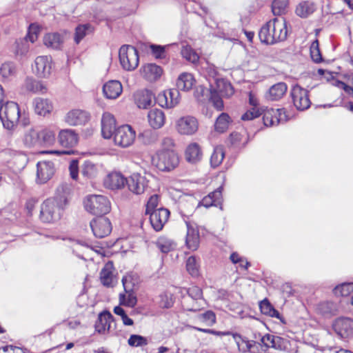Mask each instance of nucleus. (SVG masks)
Masks as SVG:
<instances>
[{
    "instance_id": "obj_19",
    "label": "nucleus",
    "mask_w": 353,
    "mask_h": 353,
    "mask_svg": "<svg viewBox=\"0 0 353 353\" xmlns=\"http://www.w3.org/2000/svg\"><path fill=\"white\" fill-rule=\"evenodd\" d=\"M187 227L185 243L187 247L192 250H196L199 245L200 236L198 228L194 223L184 220Z\"/></svg>"
},
{
    "instance_id": "obj_21",
    "label": "nucleus",
    "mask_w": 353,
    "mask_h": 353,
    "mask_svg": "<svg viewBox=\"0 0 353 353\" xmlns=\"http://www.w3.org/2000/svg\"><path fill=\"white\" fill-rule=\"evenodd\" d=\"M89 119V113L80 109L72 110L65 116V122L73 126L85 125Z\"/></svg>"
},
{
    "instance_id": "obj_54",
    "label": "nucleus",
    "mask_w": 353,
    "mask_h": 353,
    "mask_svg": "<svg viewBox=\"0 0 353 353\" xmlns=\"http://www.w3.org/2000/svg\"><path fill=\"white\" fill-rule=\"evenodd\" d=\"M319 46L318 40H315L310 46L311 58L315 63H321L323 60Z\"/></svg>"
},
{
    "instance_id": "obj_17",
    "label": "nucleus",
    "mask_w": 353,
    "mask_h": 353,
    "mask_svg": "<svg viewBox=\"0 0 353 353\" xmlns=\"http://www.w3.org/2000/svg\"><path fill=\"white\" fill-rule=\"evenodd\" d=\"M54 174V166L52 161H39L37 164V181L39 183H45L49 181Z\"/></svg>"
},
{
    "instance_id": "obj_36",
    "label": "nucleus",
    "mask_w": 353,
    "mask_h": 353,
    "mask_svg": "<svg viewBox=\"0 0 353 353\" xmlns=\"http://www.w3.org/2000/svg\"><path fill=\"white\" fill-rule=\"evenodd\" d=\"M24 87L28 91L34 94H43L47 91L46 86L42 82L30 77L26 78Z\"/></svg>"
},
{
    "instance_id": "obj_26",
    "label": "nucleus",
    "mask_w": 353,
    "mask_h": 353,
    "mask_svg": "<svg viewBox=\"0 0 353 353\" xmlns=\"http://www.w3.org/2000/svg\"><path fill=\"white\" fill-rule=\"evenodd\" d=\"M288 91V85L284 82H279L272 85L265 94V98L269 101H279L283 98Z\"/></svg>"
},
{
    "instance_id": "obj_7",
    "label": "nucleus",
    "mask_w": 353,
    "mask_h": 353,
    "mask_svg": "<svg viewBox=\"0 0 353 353\" xmlns=\"http://www.w3.org/2000/svg\"><path fill=\"white\" fill-rule=\"evenodd\" d=\"M119 57L121 66L125 70H134L139 65L138 51L132 46H122L119 51Z\"/></svg>"
},
{
    "instance_id": "obj_34",
    "label": "nucleus",
    "mask_w": 353,
    "mask_h": 353,
    "mask_svg": "<svg viewBox=\"0 0 353 353\" xmlns=\"http://www.w3.org/2000/svg\"><path fill=\"white\" fill-rule=\"evenodd\" d=\"M113 264L112 262L105 263L100 272V281L103 285L110 288L112 286Z\"/></svg>"
},
{
    "instance_id": "obj_58",
    "label": "nucleus",
    "mask_w": 353,
    "mask_h": 353,
    "mask_svg": "<svg viewBox=\"0 0 353 353\" xmlns=\"http://www.w3.org/2000/svg\"><path fill=\"white\" fill-rule=\"evenodd\" d=\"M128 342L129 345L132 347H139L148 344L146 338L138 334H132Z\"/></svg>"
},
{
    "instance_id": "obj_22",
    "label": "nucleus",
    "mask_w": 353,
    "mask_h": 353,
    "mask_svg": "<svg viewBox=\"0 0 353 353\" xmlns=\"http://www.w3.org/2000/svg\"><path fill=\"white\" fill-rule=\"evenodd\" d=\"M116 128V120L109 112L103 114L101 119V134L104 139H108L114 136Z\"/></svg>"
},
{
    "instance_id": "obj_18",
    "label": "nucleus",
    "mask_w": 353,
    "mask_h": 353,
    "mask_svg": "<svg viewBox=\"0 0 353 353\" xmlns=\"http://www.w3.org/2000/svg\"><path fill=\"white\" fill-rule=\"evenodd\" d=\"M127 185L132 192L136 194H143L148 186V181L145 176L133 174L128 179Z\"/></svg>"
},
{
    "instance_id": "obj_31",
    "label": "nucleus",
    "mask_w": 353,
    "mask_h": 353,
    "mask_svg": "<svg viewBox=\"0 0 353 353\" xmlns=\"http://www.w3.org/2000/svg\"><path fill=\"white\" fill-rule=\"evenodd\" d=\"M162 73V68L155 63H148L143 67V76L150 82L159 79Z\"/></svg>"
},
{
    "instance_id": "obj_42",
    "label": "nucleus",
    "mask_w": 353,
    "mask_h": 353,
    "mask_svg": "<svg viewBox=\"0 0 353 353\" xmlns=\"http://www.w3.org/2000/svg\"><path fill=\"white\" fill-rule=\"evenodd\" d=\"M137 303V299L135 296L134 291L130 292L121 293L119 294V303L120 305H125L129 307H134Z\"/></svg>"
},
{
    "instance_id": "obj_11",
    "label": "nucleus",
    "mask_w": 353,
    "mask_h": 353,
    "mask_svg": "<svg viewBox=\"0 0 353 353\" xmlns=\"http://www.w3.org/2000/svg\"><path fill=\"white\" fill-rule=\"evenodd\" d=\"M90 226L94 236L99 239L108 236L112 230L110 221L103 216L93 219L90 223Z\"/></svg>"
},
{
    "instance_id": "obj_14",
    "label": "nucleus",
    "mask_w": 353,
    "mask_h": 353,
    "mask_svg": "<svg viewBox=\"0 0 353 353\" xmlns=\"http://www.w3.org/2000/svg\"><path fill=\"white\" fill-rule=\"evenodd\" d=\"M263 121L265 126L277 125L287 121L285 110L284 108H267L263 111Z\"/></svg>"
},
{
    "instance_id": "obj_27",
    "label": "nucleus",
    "mask_w": 353,
    "mask_h": 353,
    "mask_svg": "<svg viewBox=\"0 0 353 353\" xmlns=\"http://www.w3.org/2000/svg\"><path fill=\"white\" fill-rule=\"evenodd\" d=\"M114 317L108 311H103L99 314L95 322V331L99 334H104L106 330L110 328V323L113 321Z\"/></svg>"
},
{
    "instance_id": "obj_46",
    "label": "nucleus",
    "mask_w": 353,
    "mask_h": 353,
    "mask_svg": "<svg viewBox=\"0 0 353 353\" xmlns=\"http://www.w3.org/2000/svg\"><path fill=\"white\" fill-rule=\"evenodd\" d=\"M81 173L88 178H92L95 176L97 173V167L92 161H85L83 164Z\"/></svg>"
},
{
    "instance_id": "obj_41",
    "label": "nucleus",
    "mask_w": 353,
    "mask_h": 353,
    "mask_svg": "<svg viewBox=\"0 0 353 353\" xmlns=\"http://www.w3.org/2000/svg\"><path fill=\"white\" fill-rule=\"evenodd\" d=\"M225 157L223 147L217 145L214 147L210 157V163L213 168L218 167L223 161Z\"/></svg>"
},
{
    "instance_id": "obj_39",
    "label": "nucleus",
    "mask_w": 353,
    "mask_h": 353,
    "mask_svg": "<svg viewBox=\"0 0 353 353\" xmlns=\"http://www.w3.org/2000/svg\"><path fill=\"white\" fill-rule=\"evenodd\" d=\"M157 247L161 252L167 254L176 248L175 243L170 239L165 236L159 237L156 242Z\"/></svg>"
},
{
    "instance_id": "obj_12",
    "label": "nucleus",
    "mask_w": 353,
    "mask_h": 353,
    "mask_svg": "<svg viewBox=\"0 0 353 353\" xmlns=\"http://www.w3.org/2000/svg\"><path fill=\"white\" fill-rule=\"evenodd\" d=\"M232 336L239 350L243 352L265 353L266 352L260 342L245 340L238 333H233Z\"/></svg>"
},
{
    "instance_id": "obj_16",
    "label": "nucleus",
    "mask_w": 353,
    "mask_h": 353,
    "mask_svg": "<svg viewBox=\"0 0 353 353\" xmlns=\"http://www.w3.org/2000/svg\"><path fill=\"white\" fill-rule=\"evenodd\" d=\"M150 222L152 228L157 231H161L170 216V211L165 208L161 207L148 214Z\"/></svg>"
},
{
    "instance_id": "obj_43",
    "label": "nucleus",
    "mask_w": 353,
    "mask_h": 353,
    "mask_svg": "<svg viewBox=\"0 0 353 353\" xmlns=\"http://www.w3.org/2000/svg\"><path fill=\"white\" fill-rule=\"evenodd\" d=\"M288 0H274L272 3V12L274 16H281L287 12Z\"/></svg>"
},
{
    "instance_id": "obj_49",
    "label": "nucleus",
    "mask_w": 353,
    "mask_h": 353,
    "mask_svg": "<svg viewBox=\"0 0 353 353\" xmlns=\"http://www.w3.org/2000/svg\"><path fill=\"white\" fill-rule=\"evenodd\" d=\"M24 143L28 147H31L40 143L39 133L34 130L28 131L25 134Z\"/></svg>"
},
{
    "instance_id": "obj_45",
    "label": "nucleus",
    "mask_w": 353,
    "mask_h": 353,
    "mask_svg": "<svg viewBox=\"0 0 353 353\" xmlns=\"http://www.w3.org/2000/svg\"><path fill=\"white\" fill-rule=\"evenodd\" d=\"M181 53L184 59L192 63H196L199 60V54L189 46H183Z\"/></svg>"
},
{
    "instance_id": "obj_62",
    "label": "nucleus",
    "mask_w": 353,
    "mask_h": 353,
    "mask_svg": "<svg viewBox=\"0 0 353 353\" xmlns=\"http://www.w3.org/2000/svg\"><path fill=\"white\" fill-rule=\"evenodd\" d=\"M159 196L157 194L151 196L146 204L145 214L157 210Z\"/></svg>"
},
{
    "instance_id": "obj_29",
    "label": "nucleus",
    "mask_w": 353,
    "mask_h": 353,
    "mask_svg": "<svg viewBox=\"0 0 353 353\" xmlns=\"http://www.w3.org/2000/svg\"><path fill=\"white\" fill-rule=\"evenodd\" d=\"M148 119L150 125L154 129L161 128L165 123V114L160 109L150 110L148 114Z\"/></svg>"
},
{
    "instance_id": "obj_1",
    "label": "nucleus",
    "mask_w": 353,
    "mask_h": 353,
    "mask_svg": "<svg viewBox=\"0 0 353 353\" xmlns=\"http://www.w3.org/2000/svg\"><path fill=\"white\" fill-rule=\"evenodd\" d=\"M70 188L68 184H61L53 197L46 199L41 205L39 218L46 223H53L61 219L68 205Z\"/></svg>"
},
{
    "instance_id": "obj_61",
    "label": "nucleus",
    "mask_w": 353,
    "mask_h": 353,
    "mask_svg": "<svg viewBox=\"0 0 353 353\" xmlns=\"http://www.w3.org/2000/svg\"><path fill=\"white\" fill-rule=\"evenodd\" d=\"M150 49L152 55L156 59H163L165 57V46L152 44L150 45Z\"/></svg>"
},
{
    "instance_id": "obj_2",
    "label": "nucleus",
    "mask_w": 353,
    "mask_h": 353,
    "mask_svg": "<svg viewBox=\"0 0 353 353\" xmlns=\"http://www.w3.org/2000/svg\"><path fill=\"white\" fill-rule=\"evenodd\" d=\"M288 36L287 23L284 18H274L268 21L260 29V41L267 45L283 41Z\"/></svg>"
},
{
    "instance_id": "obj_20",
    "label": "nucleus",
    "mask_w": 353,
    "mask_h": 353,
    "mask_svg": "<svg viewBox=\"0 0 353 353\" xmlns=\"http://www.w3.org/2000/svg\"><path fill=\"white\" fill-rule=\"evenodd\" d=\"M37 75L39 77H48L52 70V59L47 56L37 57L34 61V68Z\"/></svg>"
},
{
    "instance_id": "obj_25",
    "label": "nucleus",
    "mask_w": 353,
    "mask_h": 353,
    "mask_svg": "<svg viewBox=\"0 0 353 353\" xmlns=\"http://www.w3.org/2000/svg\"><path fill=\"white\" fill-rule=\"evenodd\" d=\"M154 95L149 90L137 91L134 94V101L139 108L147 109L154 102Z\"/></svg>"
},
{
    "instance_id": "obj_60",
    "label": "nucleus",
    "mask_w": 353,
    "mask_h": 353,
    "mask_svg": "<svg viewBox=\"0 0 353 353\" xmlns=\"http://www.w3.org/2000/svg\"><path fill=\"white\" fill-rule=\"evenodd\" d=\"M210 100L212 103L213 106L217 110H222L224 107L223 101L222 100L223 97L214 92L210 91Z\"/></svg>"
},
{
    "instance_id": "obj_9",
    "label": "nucleus",
    "mask_w": 353,
    "mask_h": 353,
    "mask_svg": "<svg viewBox=\"0 0 353 353\" xmlns=\"http://www.w3.org/2000/svg\"><path fill=\"white\" fill-rule=\"evenodd\" d=\"M136 137L135 131L129 125H123L117 128L114 133V142L122 148L131 145Z\"/></svg>"
},
{
    "instance_id": "obj_32",
    "label": "nucleus",
    "mask_w": 353,
    "mask_h": 353,
    "mask_svg": "<svg viewBox=\"0 0 353 353\" xmlns=\"http://www.w3.org/2000/svg\"><path fill=\"white\" fill-rule=\"evenodd\" d=\"M185 154L187 161L191 163H196L202 158L201 148L196 143H190L187 147Z\"/></svg>"
},
{
    "instance_id": "obj_3",
    "label": "nucleus",
    "mask_w": 353,
    "mask_h": 353,
    "mask_svg": "<svg viewBox=\"0 0 353 353\" xmlns=\"http://www.w3.org/2000/svg\"><path fill=\"white\" fill-rule=\"evenodd\" d=\"M152 162L160 171L170 172L177 167L179 159L174 150L163 148L157 152L152 157Z\"/></svg>"
},
{
    "instance_id": "obj_6",
    "label": "nucleus",
    "mask_w": 353,
    "mask_h": 353,
    "mask_svg": "<svg viewBox=\"0 0 353 353\" xmlns=\"http://www.w3.org/2000/svg\"><path fill=\"white\" fill-rule=\"evenodd\" d=\"M58 139L59 144L62 147L66 148L68 149L61 150H52L50 152V153L57 154L59 155H71L74 154L75 151L72 149V148L77 145L78 143V134L74 130L64 129L60 130Z\"/></svg>"
},
{
    "instance_id": "obj_59",
    "label": "nucleus",
    "mask_w": 353,
    "mask_h": 353,
    "mask_svg": "<svg viewBox=\"0 0 353 353\" xmlns=\"http://www.w3.org/2000/svg\"><path fill=\"white\" fill-rule=\"evenodd\" d=\"M114 312L121 316L123 323L125 325H132L134 324V321L132 319L128 317L126 314L125 310L119 305L114 307Z\"/></svg>"
},
{
    "instance_id": "obj_48",
    "label": "nucleus",
    "mask_w": 353,
    "mask_h": 353,
    "mask_svg": "<svg viewBox=\"0 0 353 353\" xmlns=\"http://www.w3.org/2000/svg\"><path fill=\"white\" fill-rule=\"evenodd\" d=\"M353 291V283H343L336 286L334 293L337 296H347Z\"/></svg>"
},
{
    "instance_id": "obj_8",
    "label": "nucleus",
    "mask_w": 353,
    "mask_h": 353,
    "mask_svg": "<svg viewBox=\"0 0 353 353\" xmlns=\"http://www.w3.org/2000/svg\"><path fill=\"white\" fill-rule=\"evenodd\" d=\"M39 32V29L38 26L34 24H30L26 37L16 40V53L21 56L26 55L30 50V43H34L37 40Z\"/></svg>"
},
{
    "instance_id": "obj_53",
    "label": "nucleus",
    "mask_w": 353,
    "mask_h": 353,
    "mask_svg": "<svg viewBox=\"0 0 353 353\" xmlns=\"http://www.w3.org/2000/svg\"><path fill=\"white\" fill-rule=\"evenodd\" d=\"M39 138L45 145H51L55 141V134L53 131L49 129H45L40 132Z\"/></svg>"
},
{
    "instance_id": "obj_50",
    "label": "nucleus",
    "mask_w": 353,
    "mask_h": 353,
    "mask_svg": "<svg viewBox=\"0 0 353 353\" xmlns=\"http://www.w3.org/2000/svg\"><path fill=\"white\" fill-rule=\"evenodd\" d=\"M199 265L195 256H191L187 259L186 269L192 276H197L199 275Z\"/></svg>"
},
{
    "instance_id": "obj_37",
    "label": "nucleus",
    "mask_w": 353,
    "mask_h": 353,
    "mask_svg": "<svg viewBox=\"0 0 353 353\" xmlns=\"http://www.w3.org/2000/svg\"><path fill=\"white\" fill-rule=\"evenodd\" d=\"M316 10V5L310 1L301 2L296 8V14L301 18H307Z\"/></svg>"
},
{
    "instance_id": "obj_33",
    "label": "nucleus",
    "mask_w": 353,
    "mask_h": 353,
    "mask_svg": "<svg viewBox=\"0 0 353 353\" xmlns=\"http://www.w3.org/2000/svg\"><path fill=\"white\" fill-rule=\"evenodd\" d=\"M33 106L36 114L41 116H45L52 110V105L49 100L40 97L34 99Z\"/></svg>"
},
{
    "instance_id": "obj_15",
    "label": "nucleus",
    "mask_w": 353,
    "mask_h": 353,
    "mask_svg": "<svg viewBox=\"0 0 353 353\" xmlns=\"http://www.w3.org/2000/svg\"><path fill=\"white\" fill-rule=\"evenodd\" d=\"M332 327L341 339H348L353 336V319L350 318H339L335 320Z\"/></svg>"
},
{
    "instance_id": "obj_13",
    "label": "nucleus",
    "mask_w": 353,
    "mask_h": 353,
    "mask_svg": "<svg viewBox=\"0 0 353 353\" xmlns=\"http://www.w3.org/2000/svg\"><path fill=\"white\" fill-rule=\"evenodd\" d=\"M199 128L197 119L192 116L182 117L176 121V128L181 134L192 135Z\"/></svg>"
},
{
    "instance_id": "obj_35",
    "label": "nucleus",
    "mask_w": 353,
    "mask_h": 353,
    "mask_svg": "<svg viewBox=\"0 0 353 353\" xmlns=\"http://www.w3.org/2000/svg\"><path fill=\"white\" fill-rule=\"evenodd\" d=\"M45 46L49 48L59 50L63 43V39L60 34L54 32L46 34L43 38Z\"/></svg>"
},
{
    "instance_id": "obj_40",
    "label": "nucleus",
    "mask_w": 353,
    "mask_h": 353,
    "mask_svg": "<svg viewBox=\"0 0 353 353\" xmlns=\"http://www.w3.org/2000/svg\"><path fill=\"white\" fill-rule=\"evenodd\" d=\"M259 307L261 312L265 315H268L271 317H275L276 319H280L281 315L278 310H276L272 305L270 303V301L265 299L262 301L260 302Z\"/></svg>"
},
{
    "instance_id": "obj_51",
    "label": "nucleus",
    "mask_w": 353,
    "mask_h": 353,
    "mask_svg": "<svg viewBox=\"0 0 353 353\" xmlns=\"http://www.w3.org/2000/svg\"><path fill=\"white\" fill-rule=\"evenodd\" d=\"M205 305L204 300L189 301L185 299L183 303L185 310L191 312L199 311Z\"/></svg>"
},
{
    "instance_id": "obj_57",
    "label": "nucleus",
    "mask_w": 353,
    "mask_h": 353,
    "mask_svg": "<svg viewBox=\"0 0 353 353\" xmlns=\"http://www.w3.org/2000/svg\"><path fill=\"white\" fill-rule=\"evenodd\" d=\"M165 91L168 94L167 95H169L170 98V101H168L170 108H172L175 107L180 101L179 90L177 89H170Z\"/></svg>"
},
{
    "instance_id": "obj_52",
    "label": "nucleus",
    "mask_w": 353,
    "mask_h": 353,
    "mask_svg": "<svg viewBox=\"0 0 353 353\" xmlns=\"http://www.w3.org/2000/svg\"><path fill=\"white\" fill-rule=\"evenodd\" d=\"M159 305L163 308H170L174 304L173 295L168 292L161 293L159 295Z\"/></svg>"
},
{
    "instance_id": "obj_63",
    "label": "nucleus",
    "mask_w": 353,
    "mask_h": 353,
    "mask_svg": "<svg viewBox=\"0 0 353 353\" xmlns=\"http://www.w3.org/2000/svg\"><path fill=\"white\" fill-rule=\"evenodd\" d=\"M262 112L259 108H251L241 116L243 121H250L260 117Z\"/></svg>"
},
{
    "instance_id": "obj_47",
    "label": "nucleus",
    "mask_w": 353,
    "mask_h": 353,
    "mask_svg": "<svg viewBox=\"0 0 353 353\" xmlns=\"http://www.w3.org/2000/svg\"><path fill=\"white\" fill-rule=\"evenodd\" d=\"M15 65L12 62H6L0 67V74L3 79H8L15 74Z\"/></svg>"
},
{
    "instance_id": "obj_24",
    "label": "nucleus",
    "mask_w": 353,
    "mask_h": 353,
    "mask_svg": "<svg viewBox=\"0 0 353 353\" xmlns=\"http://www.w3.org/2000/svg\"><path fill=\"white\" fill-rule=\"evenodd\" d=\"M128 179L121 172H113L110 173L104 180L105 187L111 190H119L127 185Z\"/></svg>"
},
{
    "instance_id": "obj_5",
    "label": "nucleus",
    "mask_w": 353,
    "mask_h": 353,
    "mask_svg": "<svg viewBox=\"0 0 353 353\" xmlns=\"http://www.w3.org/2000/svg\"><path fill=\"white\" fill-rule=\"evenodd\" d=\"M19 117L20 110L17 103L6 101L5 105L3 103L0 107V119L5 128L12 129L19 121Z\"/></svg>"
},
{
    "instance_id": "obj_44",
    "label": "nucleus",
    "mask_w": 353,
    "mask_h": 353,
    "mask_svg": "<svg viewBox=\"0 0 353 353\" xmlns=\"http://www.w3.org/2000/svg\"><path fill=\"white\" fill-rule=\"evenodd\" d=\"M122 284L125 292L134 291V288L138 284V276L136 274H127L122 278Z\"/></svg>"
},
{
    "instance_id": "obj_10",
    "label": "nucleus",
    "mask_w": 353,
    "mask_h": 353,
    "mask_svg": "<svg viewBox=\"0 0 353 353\" xmlns=\"http://www.w3.org/2000/svg\"><path fill=\"white\" fill-rule=\"evenodd\" d=\"M290 97L294 105L298 110L303 111L310 108L311 102L308 91L298 84L292 86L290 90Z\"/></svg>"
},
{
    "instance_id": "obj_23",
    "label": "nucleus",
    "mask_w": 353,
    "mask_h": 353,
    "mask_svg": "<svg viewBox=\"0 0 353 353\" xmlns=\"http://www.w3.org/2000/svg\"><path fill=\"white\" fill-rule=\"evenodd\" d=\"M214 83L210 85V91L214 92L223 97H230L234 94L231 83L224 79H215Z\"/></svg>"
},
{
    "instance_id": "obj_56",
    "label": "nucleus",
    "mask_w": 353,
    "mask_h": 353,
    "mask_svg": "<svg viewBox=\"0 0 353 353\" xmlns=\"http://www.w3.org/2000/svg\"><path fill=\"white\" fill-rule=\"evenodd\" d=\"M189 301L204 300L202 290L198 286H192L187 290Z\"/></svg>"
},
{
    "instance_id": "obj_28",
    "label": "nucleus",
    "mask_w": 353,
    "mask_h": 353,
    "mask_svg": "<svg viewBox=\"0 0 353 353\" xmlns=\"http://www.w3.org/2000/svg\"><path fill=\"white\" fill-rule=\"evenodd\" d=\"M123 90L120 81L111 80L105 83L103 86V92L106 98L115 99L119 97Z\"/></svg>"
},
{
    "instance_id": "obj_38",
    "label": "nucleus",
    "mask_w": 353,
    "mask_h": 353,
    "mask_svg": "<svg viewBox=\"0 0 353 353\" xmlns=\"http://www.w3.org/2000/svg\"><path fill=\"white\" fill-rule=\"evenodd\" d=\"M231 122L232 119L228 114L222 112L216 120L214 130L219 133H223L228 130Z\"/></svg>"
},
{
    "instance_id": "obj_55",
    "label": "nucleus",
    "mask_w": 353,
    "mask_h": 353,
    "mask_svg": "<svg viewBox=\"0 0 353 353\" xmlns=\"http://www.w3.org/2000/svg\"><path fill=\"white\" fill-rule=\"evenodd\" d=\"M90 28V24H83L78 26L75 29L74 41L76 43H79L83 38L86 35L87 31Z\"/></svg>"
},
{
    "instance_id": "obj_64",
    "label": "nucleus",
    "mask_w": 353,
    "mask_h": 353,
    "mask_svg": "<svg viewBox=\"0 0 353 353\" xmlns=\"http://www.w3.org/2000/svg\"><path fill=\"white\" fill-rule=\"evenodd\" d=\"M167 94L166 91L159 93L156 97H154V101L162 108H170L169 102L167 101Z\"/></svg>"
},
{
    "instance_id": "obj_30",
    "label": "nucleus",
    "mask_w": 353,
    "mask_h": 353,
    "mask_svg": "<svg viewBox=\"0 0 353 353\" xmlns=\"http://www.w3.org/2000/svg\"><path fill=\"white\" fill-rule=\"evenodd\" d=\"M195 79L192 74L184 72L180 74L176 80V89L181 91H189L192 88Z\"/></svg>"
},
{
    "instance_id": "obj_4",
    "label": "nucleus",
    "mask_w": 353,
    "mask_h": 353,
    "mask_svg": "<svg viewBox=\"0 0 353 353\" xmlns=\"http://www.w3.org/2000/svg\"><path fill=\"white\" fill-rule=\"evenodd\" d=\"M83 204L87 212L98 216L108 214L111 210L109 200L103 195H88L85 198Z\"/></svg>"
}]
</instances>
